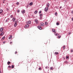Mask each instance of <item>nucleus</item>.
Returning a JSON list of instances; mask_svg holds the SVG:
<instances>
[{"instance_id": "f257e3e1", "label": "nucleus", "mask_w": 73, "mask_h": 73, "mask_svg": "<svg viewBox=\"0 0 73 73\" xmlns=\"http://www.w3.org/2000/svg\"><path fill=\"white\" fill-rule=\"evenodd\" d=\"M3 29H3V27L1 28L0 29V32H4V31H3Z\"/></svg>"}, {"instance_id": "f03ea898", "label": "nucleus", "mask_w": 73, "mask_h": 73, "mask_svg": "<svg viewBox=\"0 0 73 73\" xmlns=\"http://www.w3.org/2000/svg\"><path fill=\"white\" fill-rule=\"evenodd\" d=\"M26 24H31V21H29L28 22H27Z\"/></svg>"}, {"instance_id": "7ed1b4c3", "label": "nucleus", "mask_w": 73, "mask_h": 73, "mask_svg": "<svg viewBox=\"0 0 73 73\" xmlns=\"http://www.w3.org/2000/svg\"><path fill=\"white\" fill-rule=\"evenodd\" d=\"M35 22L36 24H38V20H37V19H36L35 20Z\"/></svg>"}, {"instance_id": "20e7f679", "label": "nucleus", "mask_w": 73, "mask_h": 73, "mask_svg": "<svg viewBox=\"0 0 73 73\" xmlns=\"http://www.w3.org/2000/svg\"><path fill=\"white\" fill-rule=\"evenodd\" d=\"M40 26H41V27H44V24L42 23H41L40 24Z\"/></svg>"}, {"instance_id": "39448f33", "label": "nucleus", "mask_w": 73, "mask_h": 73, "mask_svg": "<svg viewBox=\"0 0 73 73\" xmlns=\"http://www.w3.org/2000/svg\"><path fill=\"white\" fill-rule=\"evenodd\" d=\"M17 21H15V23L14 24V26L15 27H16V25H17Z\"/></svg>"}, {"instance_id": "423d86ee", "label": "nucleus", "mask_w": 73, "mask_h": 73, "mask_svg": "<svg viewBox=\"0 0 73 73\" xmlns=\"http://www.w3.org/2000/svg\"><path fill=\"white\" fill-rule=\"evenodd\" d=\"M29 25L27 24L25 25V28H29Z\"/></svg>"}, {"instance_id": "0eeeda50", "label": "nucleus", "mask_w": 73, "mask_h": 73, "mask_svg": "<svg viewBox=\"0 0 73 73\" xmlns=\"http://www.w3.org/2000/svg\"><path fill=\"white\" fill-rule=\"evenodd\" d=\"M41 27V26H38V29H40V30H41V29H42V28Z\"/></svg>"}, {"instance_id": "6e6552de", "label": "nucleus", "mask_w": 73, "mask_h": 73, "mask_svg": "<svg viewBox=\"0 0 73 73\" xmlns=\"http://www.w3.org/2000/svg\"><path fill=\"white\" fill-rule=\"evenodd\" d=\"M12 38V35L10 36V37H9V39L10 40H11Z\"/></svg>"}, {"instance_id": "1a4fd4ad", "label": "nucleus", "mask_w": 73, "mask_h": 73, "mask_svg": "<svg viewBox=\"0 0 73 73\" xmlns=\"http://www.w3.org/2000/svg\"><path fill=\"white\" fill-rule=\"evenodd\" d=\"M4 35V32H1L0 33V36H3Z\"/></svg>"}, {"instance_id": "9d476101", "label": "nucleus", "mask_w": 73, "mask_h": 73, "mask_svg": "<svg viewBox=\"0 0 73 73\" xmlns=\"http://www.w3.org/2000/svg\"><path fill=\"white\" fill-rule=\"evenodd\" d=\"M48 10V7H46L45 9V11H47Z\"/></svg>"}, {"instance_id": "9b49d317", "label": "nucleus", "mask_w": 73, "mask_h": 73, "mask_svg": "<svg viewBox=\"0 0 73 73\" xmlns=\"http://www.w3.org/2000/svg\"><path fill=\"white\" fill-rule=\"evenodd\" d=\"M12 20H13V21H16V18L13 17L12 19Z\"/></svg>"}, {"instance_id": "f8f14e48", "label": "nucleus", "mask_w": 73, "mask_h": 73, "mask_svg": "<svg viewBox=\"0 0 73 73\" xmlns=\"http://www.w3.org/2000/svg\"><path fill=\"white\" fill-rule=\"evenodd\" d=\"M48 8H49V3H48L47 4H46Z\"/></svg>"}, {"instance_id": "ddd939ff", "label": "nucleus", "mask_w": 73, "mask_h": 73, "mask_svg": "<svg viewBox=\"0 0 73 73\" xmlns=\"http://www.w3.org/2000/svg\"><path fill=\"white\" fill-rule=\"evenodd\" d=\"M22 13H25V11L24 10H23V11H22Z\"/></svg>"}, {"instance_id": "4468645a", "label": "nucleus", "mask_w": 73, "mask_h": 73, "mask_svg": "<svg viewBox=\"0 0 73 73\" xmlns=\"http://www.w3.org/2000/svg\"><path fill=\"white\" fill-rule=\"evenodd\" d=\"M54 54H55V55H57V54H58V52H54Z\"/></svg>"}, {"instance_id": "2eb2a0df", "label": "nucleus", "mask_w": 73, "mask_h": 73, "mask_svg": "<svg viewBox=\"0 0 73 73\" xmlns=\"http://www.w3.org/2000/svg\"><path fill=\"white\" fill-rule=\"evenodd\" d=\"M3 12V10L2 9H1L0 10V14H1V13Z\"/></svg>"}, {"instance_id": "dca6fc26", "label": "nucleus", "mask_w": 73, "mask_h": 73, "mask_svg": "<svg viewBox=\"0 0 73 73\" xmlns=\"http://www.w3.org/2000/svg\"><path fill=\"white\" fill-rule=\"evenodd\" d=\"M52 31L53 32H55V30L54 29H52Z\"/></svg>"}, {"instance_id": "f3484780", "label": "nucleus", "mask_w": 73, "mask_h": 73, "mask_svg": "<svg viewBox=\"0 0 73 73\" xmlns=\"http://www.w3.org/2000/svg\"><path fill=\"white\" fill-rule=\"evenodd\" d=\"M30 5H32L33 4V3L31 2V3H29Z\"/></svg>"}, {"instance_id": "a211bd4d", "label": "nucleus", "mask_w": 73, "mask_h": 73, "mask_svg": "<svg viewBox=\"0 0 73 73\" xmlns=\"http://www.w3.org/2000/svg\"><path fill=\"white\" fill-rule=\"evenodd\" d=\"M63 49H65V46L64 45L63 47Z\"/></svg>"}, {"instance_id": "6ab92c4d", "label": "nucleus", "mask_w": 73, "mask_h": 73, "mask_svg": "<svg viewBox=\"0 0 73 73\" xmlns=\"http://www.w3.org/2000/svg\"><path fill=\"white\" fill-rule=\"evenodd\" d=\"M45 25H48V23H47V22H45Z\"/></svg>"}, {"instance_id": "aec40b11", "label": "nucleus", "mask_w": 73, "mask_h": 73, "mask_svg": "<svg viewBox=\"0 0 73 73\" xmlns=\"http://www.w3.org/2000/svg\"><path fill=\"white\" fill-rule=\"evenodd\" d=\"M8 68H9V69H11L12 68V67L10 66H9Z\"/></svg>"}, {"instance_id": "412c9836", "label": "nucleus", "mask_w": 73, "mask_h": 73, "mask_svg": "<svg viewBox=\"0 0 73 73\" xmlns=\"http://www.w3.org/2000/svg\"><path fill=\"white\" fill-rule=\"evenodd\" d=\"M11 63V62H8L7 63V65H9V64Z\"/></svg>"}, {"instance_id": "4be33fe9", "label": "nucleus", "mask_w": 73, "mask_h": 73, "mask_svg": "<svg viewBox=\"0 0 73 73\" xmlns=\"http://www.w3.org/2000/svg\"><path fill=\"white\" fill-rule=\"evenodd\" d=\"M55 16H57V12H56L55 13Z\"/></svg>"}, {"instance_id": "5701e85b", "label": "nucleus", "mask_w": 73, "mask_h": 73, "mask_svg": "<svg viewBox=\"0 0 73 73\" xmlns=\"http://www.w3.org/2000/svg\"><path fill=\"white\" fill-rule=\"evenodd\" d=\"M61 37V36H59L58 37V38H60Z\"/></svg>"}, {"instance_id": "b1692460", "label": "nucleus", "mask_w": 73, "mask_h": 73, "mask_svg": "<svg viewBox=\"0 0 73 73\" xmlns=\"http://www.w3.org/2000/svg\"><path fill=\"white\" fill-rule=\"evenodd\" d=\"M17 12L18 13H19V12H20V10H17Z\"/></svg>"}, {"instance_id": "393cba45", "label": "nucleus", "mask_w": 73, "mask_h": 73, "mask_svg": "<svg viewBox=\"0 0 73 73\" xmlns=\"http://www.w3.org/2000/svg\"><path fill=\"white\" fill-rule=\"evenodd\" d=\"M17 5H19V3L18 2H17L16 3Z\"/></svg>"}, {"instance_id": "a878e982", "label": "nucleus", "mask_w": 73, "mask_h": 73, "mask_svg": "<svg viewBox=\"0 0 73 73\" xmlns=\"http://www.w3.org/2000/svg\"><path fill=\"white\" fill-rule=\"evenodd\" d=\"M5 36H3V37L2 38V39H3V40H4V39H5Z\"/></svg>"}, {"instance_id": "bb28decb", "label": "nucleus", "mask_w": 73, "mask_h": 73, "mask_svg": "<svg viewBox=\"0 0 73 73\" xmlns=\"http://www.w3.org/2000/svg\"><path fill=\"white\" fill-rule=\"evenodd\" d=\"M56 25H59V23H58V22H57L56 23Z\"/></svg>"}, {"instance_id": "cd10ccee", "label": "nucleus", "mask_w": 73, "mask_h": 73, "mask_svg": "<svg viewBox=\"0 0 73 73\" xmlns=\"http://www.w3.org/2000/svg\"><path fill=\"white\" fill-rule=\"evenodd\" d=\"M35 14H36V13H37V11H35Z\"/></svg>"}, {"instance_id": "c85d7f7f", "label": "nucleus", "mask_w": 73, "mask_h": 73, "mask_svg": "<svg viewBox=\"0 0 73 73\" xmlns=\"http://www.w3.org/2000/svg\"><path fill=\"white\" fill-rule=\"evenodd\" d=\"M50 69L51 70H53V67H51L50 68Z\"/></svg>"}, {"instance_id": "c756f323", "label": "nucleus", "mask_w": 73, "mask_h": 73, "mask_svg": "<svg viewBox=\"0 0 73 73\" xmlns=\"http://www.w3.org/2000/svg\"><path fill=\"white\" fill-rule=\"evenodd\" d=\"M12 68H14V65H12Z\"/></svg>"}, {"instance_id": "7c9ffc66", "label": "nucleus", "mask_w": 73, "mask_h": 73, "mask_svg": "<svg viewBox=\"0 0 73 73\" xmlns=\"http://www.w3.org/2000/svg\"><path fill=\"white\" fill-rule=\"evenodd\" d=\"M29 6V5H27V6L26 7V8H28V6Z\"/></svg>"}, {"instance_id": "2f4dec72", "label": "nucleus", "mask_w": 73, "mask_h": 73, "mask_svg": "<svg viewBox=\"0 0 73 73\" xmlns=\"http://www.w3.org/2000/svg\"><path fill=\"white\" fill-rule=\"evenodd\" d=\"M13 15H11V16H10L11 18H12V17H13Z\"/></svg>"}, {"instance_id": "473e14b6", "label": "nucleus", "mask_w": 73, "mask_h": 73, "mask_svg": "<svg viewBox=\"0 0 73 73\" xmlns=\"http://www.w3.org/2000/svg\"><path fill=\"white\" fill-rule=\"evenodd\" d=\"M68 58H69V56H66V59H68Z\"/></svg>"}, {"instance_id": "72a5a7b5", "label": "nucleus", "mask_w": 73, "mask_h": 73, "mask_svg": "<svg viewBox=\"0 0 73 73\" xmlns=\"http://www.w3.org/2000/svg\"><path fill=\"white\" fill-rule=\"evenodd\" d=\"M39 16H42V14H40L39 15Z\"/></svg>"}, {"instance_id": "f704fd0d", "label": "nucleus", "mask_w": 73, "mask_h": 73, "mask_svg": "<svg viewBox=\"0 0 73 73\" xmlns=\"http://www.w3.org/2000/svg\"><path fill=\"white\" fill-rule=\"evenodd\" d=\"M65 63H66V64H67V63H68V62H67V61H65V62H64Z\"/></svg>"}, {"instance_id": "c9c22d12", "label": "nucleus", "mask_w": 73, "mask_h": 73, "mask_svg": "<svg viewBox=\"0 0 73 73\" xmlns=\"http://www.w3.org/2000/svg\"><path fill=\"white\" fill-rule=\"evenodd\" d=\"M39 13H41V11H40L39 12Z\"/></svg>"}, {"instance_id": "e433bc0d", "label": "nucleus", "mask_w": 73, "mask_h": 73, "mask_svg": "<svg viewBox=\"0 0 73 73\" xmlns=\"http://www.w3.org/2000/svg\"><path fill=\"white\" fill-rule=\"evenodd\" d=\"M71 52H73V49H72V50H71Z\"/></svg>"}, {"instance_id": "4c0bfd02", "label": "nucleus", "mask_w": 73, "mask_h": 73, "mask_svg": "<svg viewBox=\"0 0 73 73\" xmlns=\"http://www.w3.org/2000/svg\"><path fill=\"white\" fill-rule=\"evenodd\" d=\"M39 70H41V68H38Z\"/></svg>"}, {"instance_id": "58836bf2", "label": "nucleus", "mask_w": 73, "mask_h": 73, "mask_svg": "<svg viewBox=\"0 0 73 73\" xmlns=\"http://www.w3.org/2000/svg\"><path fill=\"white\" fill-rule=\"evenodd\" d=\"M54 35H55V36H57V34H56V33H54Z\"/></svg>"}, {"instance_id": "ea45409f", "label": "nucleus", "mask_w": 73, "mask_h": 73, "mask_svg": "<svg viewBox=\"0 0 73 73\" xmlns=\"http://www.w3.org/2000/svg\"><path fill=\"white\" fill-rule=\"evenodd\" d=\"M17 53V52L16 51L15 52V54H16V53Z\"/></svg>"}, {"instance_id": "a19ab883", "label": "nucleus", "mask_w": 73, "mask_h": 73, "mask_svg": "<svg viewBox=\"0 0 73 73\" xmlns=\"http://www.w3.org/2000/svg\"><path fill=\"white\" fill-rule=\"evenodd\" d=\"M71 13H72V14H73V11H72L71 12Z\"/></svg>"}, {"instance_id": "79ce46f5", "label": "nucleus", "mask_w": 73, "mask_h": 73, "mask_svg": "<svg viewBox=\"0 0 73 73\" xmlns=\"http://www.w3.org/2000/svg\"><path fill=\"white\" fill-rule=\"evenodd\" d=\"M10 43L11 44H12V42H10Z\"/></svg>"}, {"instance_id": "37998d69", "label": "nucleus", "mask_w": 73, "mask_h": 73, "mask_svg": "<svg viewBox=\"0 0 73 73\" xmlns=\"http://www.w3.org/2000/svg\"><path fill=\"white\" fill-rule=\"evenodd\" d=\"M45 68L46 69H48V66H46V67Z\"/></svg>"}, {"instance_id": "c03bdc74", "label": "nucleus", "mask_w": 73, "mask_h": 73, "mask_svg": "<svg viewBox=\"0 0 73 73\" xmlns=\"http://www.w3.org/2000/svg\"><path fill=\"white\" fill-rule=\"evenodd\" d=\"M56 34H57V36L59 35V34H58V33H57Z\"/></svg>"}, {"instance_id": "a18cd8bd", "label": "nucleus", "mask_w": 73, "mask_h": 73, "mask_svg": "<svg viewBox=\"0 0 73 73\" xmlns=\"http://www.w3.org/2000/svg\"><path fill=\"white\" fill-rule=\"evenodd\" d=\"M7 21H8V20H6V22H7Z\"/></svg>"}, {"instance_id": "49530a36", "label": "nucleus", "mask_w": 73, "mask_h": 73, "mask_svg": "<svg viewBox=\"0 0 73 73\" xmlns=\"http://www.w3.org/2000/svg\"><path fill=\"white\" fill-rule=\"evenodd\" d=\"M5 42H3V44H5Z\"/></svg>"}, {"instance_id": "de8ad7c7", "label": "nucleus", "mask_w": 73, "mask_h": 73, "mask_svg": "<svg viewBox=\"0 0 73 73\" xmlns=\"http://www.w3.org/2000/svg\"><path fill=\"white\" fill-rule=\"evenodd\" d=\"M72 20L73 21V17L72 18Z\"/></svg>"}, {"instance_id": "09e8293b", "label": "nucleus", "mask_w": 73, "mask_h": 73, "mask_svg": "<svg viewBox=\"0 0 73 73\" xmlns=\"http://www.w3.org/2000/svg\"><path fill=\"white\" fill-rule=\"evenodd\" d=\"M62 8V7H60V8Z\"/></svg>"}, {"instance_id": "8fccbe9b", "label": "nucleus", "mask_w": 73, "mask_h": 73, "mask_svg": "<svg viewBox=\"0 0 73 73\" xmlns=\"http://www.w3.org/2000/svg\"><path fill=\"white\" fill-rule=\"evenodd\" d=\"M4 3V1H3V3Z\"/></svg>"}, {"instance_id": "3c124183", "label": "nucleus", "mask_w": 73, "mask_h": 73, "mask_svg": "<svg viewBox=\"0 0 73 73\" xmlns=\"http://www.w3.org/2000/svg\"><path fill=\"white\" fill-rule=\"evenodd\" d=\"M3 1H5V0H3Z\"/></svg>"}, {"instance_id": "603ef678", "label": "nucleus", "mask_w": 73, "mask_h": 73, "mask_svg": "<svg viewBox=\"0 0 73 73\" xmlns=\"http://www.w3.org/2000/svg\"><path fill=\"white\" fill-rule=\"evenodd\" d=\"M23 62V61H22V62Z\"/></svg>"}]
</instances>
